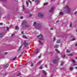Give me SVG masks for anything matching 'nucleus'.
I'll use <instances>...</instances> for the list:
<instances>
[{
	"label": "nucleus",
	"instance_id": "1",
	"mask_svg": "<svg viewBox=\"0 0 77 77\" xmlns=\"http://www.w3.org/2000/svg\"><path fill=\"white\" fill-rule=\"evenodd\" d=\"M64 9H65L66 10L65 12L68 13V14H69V13H70L71 12H72V9L70 8L68 6H66L64 7Z\"/></svg>",
	"mask_w": 77,
	"mask_h": 77
},
{
	"label": "nucleus",
	"instance_id": "2",
	"mask_svg": "<svg viewBox=\"0 0 77 77\" xmlns=\"http://www.w3.org/2000/svg\"><path fill=\"white\" fill-rule=\"evenodd\" d=\"M33 26H34L36 28V29H39L41 27V26L37 24L36 22H35L34 23L33 25Z\"/></svg>",
	"mask_w": 77,
	"mask_h": 77
},
{
	"label": "nucleus",
	"instance_id": "3",
	"mask_svg": "<svg viewBox=\"0 0 77 77\" xmlns=\"http://www.w3.org/2000/svg\"><path fill=\"white\" fill-rule=\"evenodd\" d=\"M58 60H59V58H58V57H57L55 58V59L53 60V62L54 63H56L58 62Z\"/></svg>",
	"mask_w": 77,
	"mask_h": 77
},
{
	"label": "nucleus",
	"instance_id": "4",
	"mask_svg": "<svg viewBox=\"0 0 77 77\" xmlns=\"http://www.w3.org/2000/svg\"><path fill=\"white\" fill-rule=\"evenodd\" d=\"M37 38H39V39L41 40H43V37L42 36V34H40L39 36H37Z\"/></svg>",
	"mask_w": 77,
	"mask_h": 77
},
{
	"label": "nucleus",
	"instance_id": "5",
	"mask_svg": "<svg viewBox=\"0 0 77 77\" xmlns=\"http://www.w3.org/2000/svg\"><path fill=\"white\" fill-rule=\"evenodd\" d=\"M38 15L39 17H43V15L41 13H39L38 14Z\"/></svg>",
	"mask_w": 77,
	"mask_h": 77
},
{
	"label": "nucleus",
	"instance_id": "6",
	"mask_svg": "<svg viewBox=\"0 0 77 77\" xmlns=\"http://www.w3.org/2000/svg\"><path fill=\"white\" fill-rule=\"evenodd\" d=\"M54 10V7H52L51 9L49 12H53V11Z\"/></svg>",
	"mask_w": 77,
	"mask_h": 77
},
{
	"label": "nucleus",
	"instance_id": "7",
	"mask_svg": "<svg viewBox=\"0 0 77 77\" xmlns=\"http://www.w3.org/2000/svg\"><path fill=\"white\" fill-rule=\"evenodd\" d=\"M26 20H24L23 21L22 23V26H23L24 24H26Z\"/></svg>",
	"mask_w": 77,
	"mask_h": 77
},
{
	"label": "nucleus",
	"instance_id": "8",
	"mask_svg": "<svg viewBox=\"0 0 77 77\" xmlns=\"http://www.w3.org/2000/svg\"><path fill=\"white\" fill-rule=\"evenodd\" d=\"M8 66H9V65L8 64H6L4 68V69H6V68H7L8 67Z\"/></svg>",
	"mask_w": 77,
	"mask_h": 77
},
{
	"label": "nucleus",
	"instance_id": "9",
	"mask_svg": "<svg viewBox=\"0 0 77 77\" xmlns=\"http://www.w3.org/2000/svg\"><path fill=\"white\" fill-rule=\"evenodd\" d=\"M72 61L73 62L74 65H77V64H76L75 63V60H74L72 59Z\"/></svg>",
	"mask_w": 77,
	"mask_h": 77
},
{
	"label": "nucleus",
	"instance_id": "10",
	"mask_svg": "<svg viewBox=\"0 0 77 77\" xmlns=\"http://www.w3.org/2000/svg\"><path fill=\"white\" fill-rule=\"evenodd\" d=\"M42 72L44 73V75H47V72L45 70H43Z\"/></svg>",
	"mask_w": 77,
	"mask_h": 77
},
{
	"label": "nucleus",
	"instance_id": "11",
	"mask_svg": "<svg viewBox=\"0 0 77 77\" xmlns=\"http://www.w3.org/2000/svg\"><path fill=\"white\" fill-rule=\"evenodd\" d=\"M24 44L25 46H27V43L25 41L24 42Z\"/></svg>",
	"mask_w": 77,
	"mask_h": 77
},
{
	"label": "nucleus",
	"instance_id": "12",
	"mask_svg": "<svg viewBox=\"0 0 77 77\" xmlns=\"http://www.w3.org/2000/svg\"><path fill=\"white\" fill-rule=\"evenodd\" d=\"M55 51H57V53H60V51H59V50H57V49H56L55 50Z\"/></svg>",
	"mask_w": 77,
	"mask_h": 77
},
{
	"label": "nucleus",
	"instance_id": "13",
	"mask_svg": "<svg viewBox=\"0 0 77 77\" xmlns=\"http://www.w3.org/2000/svg\"><path fill=\"white\" fill-rule=\"evenodd\" d=\"M60 15H63V12H60Z\"/></svg>",
	"mask_w": 77,
	"mask_h": 77
},
{
	"label": "nucleus",
	"instance_id": "14",
	"mask_svg": "<svg viewBox=\"0 0 77 77\" xmlns=\"http://www.w3.org/2000/svg\"><path fill=\"white\" fill-rule=\"evenodd\" d=\"M48 5V3H47V2H46V3H44L43 4L44 6H46V5Z\"/></svg>",
	"mask_w": 77,
	"mask_h": 77
},
{
	"label": "nucleus",
	"instance_id": "15",
	"mask_svg": "<svg viewBox=\"0 0 77 77\" xmlns=\"http://www.w3.org/2000/svg\"><path fill=\"white\" fill-rule=\"evenodd\" d=\"M72 22H71L70 23V26L69 27H72Z\"/></svg>",
	"mask_w": 77,
	"mask_h": 77
},
{
	"label": "nucleus",
	"instance_id": "16",
	"mask_svg": "<svg viewBox=\"0 0 77 77\" xmlns=\"http://www.w3.org/2000/svg\"><path fill=\"white\" fill-rule=\"evenodd\" d=\"M16 58H17V57H14L13 59L12 60H15Z\"/></svg>",
	"mask_w": 77,
	"mask_h": 77
},
{
	"label": "nucleus",
	"instance_id": "17",
	"mask_svg": "<svg viewBox=\"0 0 77 77\" xmlns=\"http://www.w3.org/2000/svg\"><path fill=\"white\" fill-rule=\"evenodd\" d=\"M19 29V27H18V26L16 27V30H18Z\"/></svg>",
	"mask_w": 77,
	"mask_h": 77
},
{
	"label": "nucleus",
	"instance_id": "18",
	"mask_svg": "<svg viewBox=\"0 0 77 77\" xmlns=\"http://www.w3.org/2000/svg\"><path fill=\"white\" fill-rule=\"evenodd\" d=\"M60 40H58L57 42V43H60Z\"/></svg>",
	"mask_w": 77,
	"mask_h": 77
},
{
	"label": "nucleus",
	"instance_id": "19",
	"mask_svg": "<svg viewBox=\"0 0 77 77\" xmlns=\"http://www.w3.org/2000/svg\"><path fill=\"white\" fill-rule=\"evenodd\" d=\"M22 45H21V46L20 47V48H19V49L18 50V51H19V50H21V48L22 47Z\"/></svg>",
	"mask_w": 77,
	"mask_h": 77
},
{
	"label": "nucleus",
	"instance_id": "20",
	"mask_svg": "<svg viewBox=\"0 0 77 77\" xmlns=\"http://www.w3.org/2000/svg\"><path fill=\"white\" fill-rule=\"evenodd\" d=\"M68 56H73V54H72V53H71V54H68Z\"/></svg>",
	"mask_w": 77,
	"mask_h": 77
},
{
	"label": "nucleus",
	"instance_id": "21",
	"mask_svg": "<svg viewBox=\"0 0 77 77\" xmlns=\"http://www.w3.org/2000/svg\"><path fill=\"white\" fill-rule=\"evenodd\" d=\"M73 69V68L71 67L70 68V71H72V70Z\"/></svg>",
	"mask_w": 77,
	"mask_h": 77
},
{
	"label": "nucleus",
	"instance_id": "22",
	"mask_svg": "<svg viewBox=\"0 0 77 77\" xmlns=\"http://www.w3.org/2000/svg\"><path fill=\"white\" fill-rule=\"evenodd\" d=\"M23 38H26L27 37H26V35H23Z\"/></svg>",
	"mask_w": 77,
	"mask_h": 77
},
{
	"label": "nucleus",
	"instance_id": "23",
	"mask_svg": "<svg viewBox=\"0 0 77 77\" xmlns=\"http://www.w3.org/2000/svg\"><path fill=\"white\" fill-rule=\"evenodd\" d=\"M26 5L27 6H29V2L28 1H26Z\"/></svg>",
	"mask_w": 77,
	"mask_h": 77
},
{
	"label": "nucleus",
	"instance_id": "24",
	"mask_svg": "<svg viewBox=\"0 0 77 77\" xmlns=\"http://www.w3.org/2000/svg\"><path fill=\"white\" fill-rule=\"evenodd\" d=\"M58 47V45H56L54 46L55 48H57Z\"/></svg>",
	"mask_w": 77,
	"mask_h": 77
},
{
	"label": "nucleus",
	"instance_id": "25",
	"mask_svg": "<svg viewBox=\"0 0 77 77\" xmlns=\"http://www.w3.org/2000/svg\"><path fill=\"white\" fill-rule=\"evenodd\" d=\"M39 43L40 44H43V43H42L41 41H40Z\"/></svg>",
	"mask_w": 77,
	"mask_h": 77
},
{
	"label": "nucleus",
	"instance_id": "26",
	"mask_svg": "<svg viewBox=\"0 0 77 77\" xmlns=\"http://www.w3.org/2000/svg\"><path fill=\"white\" fill-rule=\"evenodd\" d=\"M66 52L67 53H70V51H69V50H67Z\"/></svg>",
	"mask_w": 77,
	"mask_h": 77
},
{
	"label": "nucleus",
	"instance_id": "27",
	"mask_svg": "<svg viewBox=\"0 0 77 77\" xmlns=\"http://www.w3.org/2000/svg\"><path fill=\"white\" fill-rule=\"evenodd\" d=\"M26 27H30V26L29 25H27L26 26Z\"/></svg>",
	"mask_w": 77,
	"mask_h": 77
},
{
	"label": "nucleus",
	"instance_id": "28",
	"mask_svg": "<svg viewBox=\"0 0 77 77\" xmlns=\"http://www.w3.org/2000/svg\"><path fill=\"white\" fill-rule=\"evenodd\" d=\"M63 62H62L61 63V65H63Z\"/></svg>",
	"mask_w": 77,
	"mask_h": 77
},
{
	"label": "nucleus",
	"instance_id": "29",
	"mask_svg": "<svg viewBox=\"0 0 77 77\" xmlns=\"http://www.w3.org/2000/svg\"><path fill=\"white\" fill-rule=\"evenodd\" d=\"M39 69H42V67L41 66L39 67Z\"/></svg>",
	"mask_w": 77,
	"mask_h": 77
},
{
	"label": "nucleus",
	"instance_id": "30",
	"mask_svg": "<svg viewBox=\"0 0 77 77\" xmlns=\"http://www.w3.org/2000/svg\"><path fill=\"white\" fill-rule=\"evenodd\" d=\"M15 36V34H12L11 36Z\"/></svg>",
	"mask_w": 77,
	"mask_h": 77
},
{
	"label": "nucleus",
	"instance_id": "31",
	"mask_svg": "<svg viewBox=\"0 0 77 77\" xmlns=\"http://www.w3.org/2000/svg\"><path fill=\"white\" fill-rule=\"evenodd\" d=\"M36 50H37V51H36L37 53H38V52H39V51H38V49H37Z\"/></svg>",
	"mask_w": 77,
	"mask_h": 77
},
{
	"label": "nucleus",
	"instance_id": "32",
	"mask_svg": "<svg viewBox=\"0 0 77 77\" xmlns=\"http://www.w3.org/2000/svg\"><path fill=\"white\" fill-rule=\"evenodd\" d=\"M7 53H8L7 52H6L4 53V54L5 55H6V54H7Z\"/></svg>",
	"mask_w": 77,
	"mask_h": 77
},
{
	"label": "nucleus",
	"instance_id": "33",
	"mask_svg": "<svg viewBox=\"0 0 77 77\" xmlns=\"http://www.w3.org/2000/svg\"><path fill=\"white\" fill-rule=\"evenodd\" d=\"M9 27H7V30H9Z\"/></svg>",
	"mask_w": 77,
	"mask_h": 77
},
{
	"label": "nucleus",
	"instance_id": "34",
	"mask_svg": "<svg viewBox=\"0 0 77 77\" xmlns=\"http://www.w3.org/2000/svg\"><path fill=\"white\" fill-rule=\"evenodd\" d=\"M21 75V73H19V74L17 75V76H19V75Z\"/></svg>",
	"mask_w": 77,
	"mask_h": 77
},
{
	"label": "nucleus",
	"instance_id": "35",
	"mask_svg": "<svg viewBox=\"0 0 77 77\" xmlns=\"http://www.w3.org/2000/svg\"><path fill=\"white\" fill-rule=\"evenodd\" d=\"M75 40V38H74L72 40V41H74Z\"/></svg>",
	"mask_w": 77,
	"mask_h": 77
},
{
	"label": "nucleus",
	"instance_id": "36",
	"mask_svg": "<svg viewBox=\"0 0 77 77\" xmlns=\"http://www.w3.org/2000/svg\"><path fill=\"white\" fill-rule=\"evenodd\" d=\"M33 66V63H32L31 64V66Z\"/></svg>",
	"mask_w": 77,
	"mask_h": 77
},
{
	"label": "nucleus",
	"instance_id": "37",
	"mask_svg": "<svg viewBox=\"0 0 77 77\" xmlns=\"http://www.w3.org/2000/svg\"><path fill=\"white\" fill-rule=\"evenodd\" d=\"M25 9V8H24V5H23V9Z\"/></svg>",
	"mask_w": 77,
	"mask_h": 77
},
{
	"label": "nucleus",
	"instance_id": "38",
	"mask_svg": "<svg viewBox=\"0 0 77 77\" xmlns=\"http://www.w3.org/2000/svg\"><path fill=\"white\" fill-rule=\"evenodd\" d=\"M23 17H20V19H23Z\"/></svg>",
	"mask_w": 77,
	"mask_h": 77
},
{
	"label": "nucleus",
	"instance_id": "39",
	"mask_svg": "<svg viewBox=\"0 0 77 77\" xmlns=\"http://www.w3.org/2000/svg\"><path fill=\"white\" fill-rule=\"evenodd\" d=\"M2 24H3V23H0V25L1 26H2Z\"/></svg>",
	"mask_w": 77,
	"mask_h": 77
},
{
	"label": "nucleus",
	"instance_id": "40",
	"mask_svg": "<svg viewBox=\"0 0 77 77\" xmlns=\"http://www.w3.org/2000/svg\"><path fill=\"white\" fill-rule=\"evenodd\" d=\"M55 40H56V38H54V41H55Z\"/></svg>",
	"mask_w": 77,
	"mask_h": 77
},
{
	"label": "nucleus",
	"instance_id": "41",
	"mask_svg": "<svg viewBox=\"0 0 77 77\" xmlns=\"http://www.w3.org/2000/svg\"><path fill=\"white\" fill-rule=\"evenodd\" d=\"M29 2L31 4L32 3H31V1H30L29 0Z\"/></svg>",
	"mask_w": 77,
	"mask_h": 77
},
{
	"label": "nucleus",
	"instance_id": "42",
	"mask_svg": "<svg viewBox=\"0 0 77 77\" xmlns=\"http://www.w3.org/2000/svg\"><path fill=\"white\" fill-rule=\"evenodd\" d=\"M77 11H76L75 13H74V14H75H75H77Z\"/></svg>",
	"mask_w": 77,
	"mask_h": 77
},
{
	"label": "nucleus",
	"instance_id": "43",
	"mask_svg": "<svg viewBox=\"0 0 77 77\" xmlns=\"http://www.w3.org/2000/svg\"><path fill=\"white\" fill-rule=\"evenodd\" d=\"M32 14H29V16L30 17L31 16H32Z\"/></svg>",
	"mask_w": 77,
	"mask_h": 77
},
{
	"label": "nucleus",
	"instance_id": "44",
	"mask_svg": "<svg viewBox=\"0 0 77 77\" xmlns=\"http://www.w3.org/2000/svg\"><path fill=\"white\" fill-rule=\"evenodd\" d=\"M41 57V56L40 55V56H39L38 57H39V58H40Z\"/></svg>",
	"mask_w": 77,
	"mask_h": 77
},
{
	"label": "nucleus",
	"instance_id": "45",
	"mask_svg": "<svg viewBox=\"0 0 77 77\" xmlns=\"http://www.w3.org/2000/svg\"><path fill=\"white\" fill-rule=\"evenodd\" d=\"M65 57V55H63V57Z\"/></svg>",
	"mask_w": 77,
	"mask_h": 77
},
{
	"label": "nucleus",
	"instance_id": "46",
	"mask_svg": "<svg viewBox=\"0 0 77 77\" xmlns=\"http://www.w3.org/2000/svg\"><path fill=\"white\" fill-rule=\"evenodd\" d=\"M77 43L75 44V46H77Z\"/></svg>",
	"mask_w": 77,
	"mask_h": 77
},
{
	"label": "nucleus",
	"instance_id": "47",
	"mask_svg": "<svg viewBox=\"0 0 77 77\" xmlns=\"http://www.w3.org/2000/svg\"><path fill=\"white\" fill-rule=\"evenodd\" d=\"M45 67H47V65H45Z\"/></svg>",
	"mask_w": 77,
	"mask_h": 77
},
{
	"label": "nucleus",
	"instance_id": "48",
	"mask_svg": "<svg viewBox=\"0 0 77 77\" xmlns=\"http://www.w3.org/2000/svg\"><path fill=\"white\" fill-rule=\"evenodd\" d=\"M58 22H59V20H58L56 21V23H58Z\"/></svg>",
	"mask_w": 77,
	"mask_h": 77
},
{
	"label": "nucleus",
	"instance_id": "49",
	"mask_svg": "<svg viewBox=\"0 0 77 77\" xmlns=\"http://www.w3.org/2000/svg\"><path fill=\"white\" fill-rule=\"evenodd\" d=\"M21 55H20L19 57H21Z\"/></svg>",
	"mask_w": 77,
	"mask_h": 77
},
{
	"label": "nucleus",
	"instance_id": "50",
	"mask_svg": "<svg viewBox=\"0 0 77 77\" xmlns=\"http://www.w3.org/2000/svg\"><path fill=\"white\" fill-rule=\"evenodd\" d=\"M50 30H53V28H51Z\"/></svg>",
	"mask_w": 77,
	"mask_h": 77
},
{
	"label": "nucleus",
	"instance_id": "51",
	"mask_svg": "<svg viewBox=\"0 0 77 77\" xmlns=\"http://www.w3.org/2000/svg\"><path fill=\"white\" fill-rule=\"evenodd\" d=\"M12 25H11V26H10V27H12Z\"/></svg>",
	"mask_w": 77,
	"mask_h": 77
},
{
	"label": "nucleus",
	"instance_id": "52",
	"mask_svg": "<svg viewBox=\"0 0 77 77\" xmlns=\"http://www.w3.org/2000/svg\"><path fill=\"white\" fill-rule=\"evenodd\" d=\"M22 34H23V32H22Z\"/></svg>",
	"mask_w": 77,
	"mask_h": 77
},
{
	"label": "nucleus",
	"instance_id": "53",
	"mask_svg": "<svg viewBox=\"0 0 77 77\" xmlns=\"http://www.w3.org/2000/svg\"><path fill=\"white\" fill-rule=\"evenodd\" d=\"M76 59H77V57H75Z\"/></svg>",
	"mask_w": 77,
	"mask_h": 77
},
{
	"label": "nucleus",
	"instance_id": "54",
	"mask_svg": "<svg viewBox=\"0 0 77 77\" xmlns=\"http://www.w3.org/2000/svg\"><path fill=\"white\" fill-rule=\"evenodd\" d=\"M6 74H6V73L5 74V76L6 75Z\"/></svg>",
	"mask_w": 77,
	"mask_h": 77
},
{
	"label": "nucleus",
	"instance_id": "55",
	"mask_svg": "<svg viewBox=\"0 0 77 77\" xmlns=\"http://www.w3.org/2000/svg\"><path fill=\"white\" fill-rule=\"evenodd\" d=\"M33 2L35 0H32Z\"/></svg>",
	"mask_w": 77,
	"mask_h": 77
},
{
	"label": "nucleus",
	"instance_id": "56",
	"mask_svg": "<svg viewBox=\"0 0 77 77\" xmlns=\"http://www.w3.org/2000/svg\"><path fill=\"white\" fill-rule=\"evenodd\" d=\"M75 68H76V69H77V67H76Z\"/></svg>",
	"mask_w": 77,
	"mask_h": 77
},
{
	"label": "nucleus",
	"instance_id": "57",
	"mask_svg": "<svg viewBox=\"0 0 77 77\" xmlns=\"http://www.w3.org/2000/svg\"><path fill=\"white\" fill-rule=\"evenodd\" d=\"M2 35V34H0V35Z\"/></svg>",
	"mask_w": 77,
	"mask_h": 77
},
{
	"label": "nucleus",
	"instance_id": "58",
	"mask_svg": "<svg viewBox=\"0 0 77 77\" xmlns=\"http://www.w3.org/2000/svg\"><path fill=\"white\" fill-rule=\"evenodd\" d=\"M27 65V64H25V65Z\"/></svg>",
	"mask_w": 77,
	"mask_h": 77
},
{
	"label": "nucleus",
	"instance_id": "59",
	"mask_svg": "<svg viewBox=\"0 0 77 77\" xmlns=\"http://www.w3.org/2000/svg\"><path fill=\"white\" fill-rule=\"evenodd\" d=\"M2 0H0V1H2Z\"/></svg>",
	"mask_w": 77,
	"mask_h": 77
}]
</instances>
